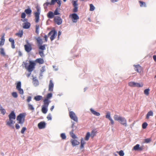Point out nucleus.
I'll list each match as a JSON object with an SVG mask.
<instances>
[{
	"label": "nucleus",
	"instance_id": "nucleus-37",
	"mask_svg": "<svg viewBox=\"0 0 156 156\" xmlns=\"http://www.w3.org/2000/svg\"><path fill=\"white\" fill-rule=\"evenodd\" d=\"M16 35L20 37H21L23 35V32L22 30L16 34Z\"/></svg>",
	"mask_w": 156,
	"mask_h": 156
},
{
	"label": "nucleus",
	"instance_id": "nucleus-35",
	"mask_svg": "<svg viewBox=\"0 0 156 156\" xmlns=\"http://www.w3.org/2000/svg\"><path fill=\"white\" fill-rule=\"evenodd\" d=\"M150 90L149 88H148L145 90L144 91V93L146 95L148 96L149 94V91Z\"/></svg>",
	"mask_w": 156,
	"mask_h": 156
},
{
	"label": "nucleus",
	"instance_id": "nucleus-7",
	"mask_svg": "<svg viewBox=\"0 0 156 156\" xmlns=\"http://www.w3.org/2000/svg\"><path fill=\"white\" fill-rule=\"evenodd\" d=\"M69 17L72 19V21L73 23H76L77 20L79 18L78 16L75 13L70 15Z\"/></svg>",
	"mask_w": 156,
	"mask_h": 156
},
{
	"label": "nucleus",
	"instance_id": "nucleus-15",
	"mask_svg": "<svg viewBox=\"0 0 156 156\" xmlns=\"http://www.w3.org/2000/svg\"><path fill=\"white\" fill-rule=\"evenodd\" d=\"M54 87V84L52 80H50L49 82V89L48 91H52L53 90Z\"/></svg>",
	"mask_w": 156,
	"mask_h": 156
},
{
	"label": "nucleus",
	"instance_id": "nucleus-64",
	"mask_svg": "<svg viewBox=\"0 0 156 156\" xmlns=\"http://www.w3.org/2000/svg\"><path fill=\"white\" fill-rule=\"evenodd\" d=\"M133 66L134 67H135L136 68H138L140 67L139 65H134Z\"/></svg>",
	"mask_w": 156,
	"mask_h": 156
},
{
	"label": "nucleus",
	"instance_id": "nucleus-2",
	"mask_svg": "<svg viewBox=\"0 0 156 156\" xmlns=\"http://www.w3.org/2000/svg\"><path fill=\"white\" fill-rule=\"evenodd\" d=\"M114 119L115 120L118 121L120 122L121 124L125 126H127V120L125 118L115 115L114 116Z\"/></svg>",
	"mask_w": 156,
	"mask_h": 156
},
{
	"label": "nucleus",
	"instance_id": "nucleus-31",
	"mask_svg": "<svg viewBox=\"0 0 156 156\" xmlns=\"http://www.w3.org/2000/svg\"><path fill=\"white\" fill-rule=\"evenodd\" d=\"M24 12L27 14L29 15L31 14L32 12V10L30 8H28L26 9L25 10Z\"/></svg>",
	"mask_w": 156,
	"mask_h": 156
},
{
	"label": "nucleus",
	"instance_id": "nucleus-43",
	"mask_svg": "<svg viewBox=\"0 0 156 156\" xmlns=\"http://www.w3.org/2000/svg\"><path fill=\"white\" fill-rule=\"evenodd\" d=\"M110 112H108L107 113V114L106 115V118L107 119H108L110 120L112 118L110 116Z\"/></svg>",
	"mask_w": 156,
	"mask_h": 156
},
{
	"label": "nucleus",
	"instance_id": "nucleus-47",
	"mask_svg": "<svg viewBox=\"0 0 156 156\" xmlns=\"http://www.w3.org/2000/svg\"><path fill=\"white\" fill-rule=\"evenodd\" d=\"M96 132L94 130H93L91 133V136L93 138L95 135Z\"/></svg>",
	"mask_w": 156,
	"mask_h": 156
},
{
	"label": "nucleus",
	"instance_id": "nucleus-50",
	"mask_svg": "<svg viewBox=\"0 0 156 156\" xmlns=\"http://www.w3.org/2000/svg\"><path fill=\"white\" fill-rule=\"evenodd\" d=\"M61 137L63 140L65 139L66 137L65 134L64 133H62L61 134Z\"/></svg>",
	"mask_w": 156,
	"mask_h": 156
},
{
	"label": "nucleus",
	"instance_id": "nucleus-54",
	"mask_svg": "<svg viewBox=\"0 0 156 156\" xmlns=\"http://www.w3.org/2000/svg\"><path fill=\"white\" fill-rule=\"evenodd\" d=\"M36 9L37 10V12H35V13H39V14H40V8L38 6H37L36 7Z\"/></svg>",
	"mask_w": 156,
	"mask_h": 156
},
{
	"label": "nucleus",
	"instance_id": "nucleus-45",
	"mask_svg": "<svg viewBox=\"0 0 156 156\" xmlns=\"http://www.w3.org/2000/svg\"><path fill=\"white\" fill-rule=\"evenodd\" d=\"M147 122H144L142 125V128L144 129H146L147 126Z\"/></svg>",
	"mask_w": 156,
	"mask_h": 156
},
{
	"label": "nucleus",
	"instance_id": "nucleus-3",
	"mask_svg": "<svg viewBox=\"0 0 156 156\" xmlns=\"http://www.w3.org/2000/svg\"><path fill=\"white\" fill-rule=\"evenodd\" d=\"M46 46H47V45L45 44L43 45L42 44L39 45H38V49L41 50L39 51L38 53L39 55L41 57H43L45 56L44 53V51L46 50Z\"/></svg>",
	"mask_w": 156,
	"mask_h": 156
},
{
	"label": "nucleus",
	"instance_id": "nucleus-24",
	"mask_svg": "<svg viewBox=\"0 0 156 156\" xmlns=\"http://www.w3.org/2000/svg\"><path fill=\"white\" fill-rule=\"evenodd\" d=\"M33 83L34 85L37 86L39 84V82L38 80L36 79V77H34L33 79Z\"/></svg>",
	"mask_w": 156,
	"mask_h": 156
},
{
	"label": "nucleus",
	"instance_id": "nucleus-38",
	"mask_svg": "<svg viewBox=\"0 0 156 156\" xmlns=\"http://www.w3.org/2000/svg\"><path fill=\"white\" fill-rule=\"evenodd\" d=\"M90 136V134L89 132H87L85 140H88Z\"/></svg>",
	"mask_w": 156,
	"mask_h": 156
},
{
	"label": "nucleus",
	"instance_id": "nucleus-61",
	"mask_svg": "<svg viewBox=\"0 0 156 156\" xmlns=\"http://www.w3.org/2000/svg\"><path fill=\"white\" fill-rule=\"evenodd\" d=\"M15 127L16 129H19L20 128V126L18 124L16 123L15 124Z\"/></svg>",
	"mask_w": 156,
	"mask_h": 156
},
{
	"label": "nucleus",
	"instance_id": "nucleus-51",
	"mask_svg": "<svg viewBox=\"0 0 156 156\" xmlns=\"http://www.w3.org/2000/svg\"><path fill=\"white\" fill-rule=\"evenodd\" d=\"M51 2H47L46 3H45L44 4V8H47V6H48V5H53V4H51Z\"/></svg>",
	"mask_w": 156,
	"mask_h": 156
},
{
	"label": "nucleus",
	"instance_id": "nucleus-33",
	"mask_svg": "<svg viewBox=\"0 0 156 156\" xmlns=\"http://www.w3.org/2000/svg\"><path fill=\"white\" fill-rule=\"evenodd\" d=\"M85 144V142L83 140V139L82 138L81 141V145L80 146V147L82 149L84 147V145Z\"/></svg>",
	"mask_w": 156,
	"mask_h": 156
},
{
	"label": "nucleus",
	"instance_id": "nucleus-57",
	"mask_svg": "<svg viewBox=\"0 0 156 156\" xmlns=\"http://www.w3.org/2000/svg\"><path fill=\"white\" fill-rule=\"evenodd\" d=\"M31 100V97L30 96H28L27 97V101L28 103H29Z\"/></svg>",
	"mask_w": 156,
	"mask_h": 156
},
{
	"label": "nucleus",
	"instance_id": "nucleus-39",
	"mask_svg": "<svg viewBox=\"0 0 156 156\" xmlns=\"http://www.w3.org/2000/svg\"><path fill=\"white\" fill-rule=\"evenodd\" d=\"M139 3L140 4V7H146V5L145 2L141 1H139Z\"/></svg>",
	"mask_w": 156,
	"mask_h": 156
},
{
	"label": "nucleus",
	"instance_id": "nucleus-32",
	"mask_svg": "<svg viewBox=\"0 0 156 156\" xmlns=\"http://www.w3.org/2000/svg\"><path fill=\"white\" fill-rule=\"evenodd\" d=\"M28 109L32 111H33L34 110V108L33 107V106L30 103H28Z\"/></svg>",
	"mask_w": 156,
	"mask_h": 156
},
{
	"label": "nucleus",
	"instance_id": "nucleus-28",
	"mask_svg": "<svg viewBox=\"0 0 156 156\" xmlns=\"http://www.w3.org/2000/svg\"><path fill=\"white\" fill-rule=\"evenodd\" d=\"M90 110L92 113L94 115L98 116L100 115V113L99 112H96V111L92 109H90Z\"/></svg>",
	"mask_w": 156,
	"mask_h": 156
},
{
	"label": "nucleus",
	"instance_id": "nucleus-40",
	"mask_svg": "<svg viewBox=\"0 0 156 156\" xmlns=\"http://www.w3.org/2000/svg\"><path fill=\"white\" fill-rule=\"evenodd\" d=\"M0 53L3 56L5 55V53L4 51V49L2 48H0Z\"/></svg>",
	"mask_w": 156,
	"mask_h": 156
},
{
	"label": "nucleus",
	"instance_id": "nucleus-58",
	"mask_svg": "<svg viewBox=\"0 0 156 156\" xmlns=\"http://www.w3.org/2000/svg\"><path fill=\"white\" fill-rule=\"evenodd\" d=\"M26 17V14L25 12H23L21 15V17L22 18H25Z\"/></svg>",
	"mask_w": 156,
	"mask_h": 156
},
{
	"label": "nucleus",
	"instance_id": "nucleus-11",
	"mask_svg": "<svg viewBox=\"0 0 156 156\" xmlns=\"http://www.w3.org/2000/svg\"><path fill=\"white\" fill-rule=\"evenodd\" d=\"M54 20L55 22L58 25L61 24L62 23V19L58 16H55L54 18Z\"/></svg>",
	"mask_w": 156,
	"mask_h": 156
},
{
	"label": "nucleus",
	"instance_id": "nucleus-30",
	"mask_svg": "<svg viewBox=\"0 0 156 156\" xmlns=\"http://www.w3.org/2000/svg\"><path fill=\"white\" fill-rule=\"evenodd\" d=\"M153 115V112L152 111H150L147 113L146 115V118L147 119H148L150 116Z\"/></svg>",
	"mask_w": 156,
	"mask_h": 156
},
{
	"label": "nucleus",
	"instance_id": "nucleus-10",
	"mask_svg": "<svg viewBox=\"0 0 156 156\" xmlns=\"http://www.w3.org/2000/svg\"><path fill=\"white\" fill-rule=\"evenodd\" d=\"M49 104L47 102H44V105H43L42 108V111L43 113H46L48 111V107Z\"/></svg>",
	"mask_w": 156,
	"mask_h": 156
},
{
	"label": "nucleus",
	"instance_id": "nucleus-62",
	"mask_svg": "<svg viewBox=\"0 0 156 156\" xmlns=\"http://www.w3.org/2000/svg\"><path fill=\"white\" fill-rule=\"evenodd\" d=\"M58 0H51V4L54 5L55 2H57Z\"/></svg>",
	"mask_w": 156,
	"mask_h": 156
},
{
	"label": "nucleus",
	"instance_id": "nucleus-13",
	"mask_svg": "<svg viewBox=\"0 0 156 156\" xmlns=\"http://www.w3.org/2000/svg\"><path fill=\"white\" fill-rule=\"evenodd\" d=\"M52 97V94L51 93L48 94L46 96V98L44 100V102H47V103L49 104L50 102V101L49 99Z\"/></svg>",
	"mask_w": 156,
	"mask_h": 156
},
{
	"label": "nucleus",
	"instance_id": "nucleus-9",
	"mask_svg": "<svg viewBox=\"0 0 156 156\" xmlns=\"http://www.w3.org/2000/svg\"><path fill=\"white\" fill-rule=\"evenodd\" d=\"M16 89L19 91L20 94H23V89L21 88V83L20 81H19L17 83Z\"/></svg>",
	"mask_w": 156,
	"mask_h": 156
},
{
	"label": "nucleus",
	"instance_id": "nucleus-8",
	"mask_svg": "<svg viewBox=\"0 0 156 156\" xmlns=\"http://www.w3.org/2000/svg\"><path fill=\"white\" fill-rule=\"evenodd\" d=\"M51 34H52V35L50 37V38L51 41H52L55 38V37L57 36V31L55 30H52L48 33V36H49Z\"/></svg>",
	"mask_w": 156,
	"mask_h": 156
},
{
	"label": "nucleus",
	"instance_id": "nucleus-56",
	"mask_svg": "<svg viewBox=\"0 0 156 156\" xmlns=\"http://www.w3.org/2000/svg\"><path fill=\"white\" fill-rule=\"evenodd\" d=\"M27 128L25 127H23L21 131V132L22 134H24V132L26 130Z\"/></svg>",
	"mask_w": 156,
	"mask_h": 156
},
{
	"label": "nucleus",
	"instance_id": "nucleus-23",
	"mask_svg": "<svg viewBox=\"0 0 156 156\" xmlns=\"http://www.w3.org/2000/svg\"><path fill=\"white\" fill-rule=\"evenodd\" d=\"M35 63H38L40 64H41L43 63L44 61L43 59L41 58H39L37 59L35 61Z\"/></svg>",
	"mask_w": 156,
	"mask_h": 156
},
{
	"label": "nucleus",
	"instance_id": "nucleus-42",
	"mask_svg": "<svg viewBox=\"0 0 156 156\" xmlns=\"http://www.w3.org/2000/svg\"><path fill=\"white\" fill-rule=\"evenodd\" d=\"M28 61H26L25 62H23V63L24 65L25 68H27L29 67V63L27 62Z\"/></svg>",
	"mask_w": 156,
	"mask_h": 156
},
{
	"label": "nucleus",
	"instance_id": "nucleus-60",
	"mask_svg": "<svg viewBox=\"0 0 156 156\" xmlns=\"http://www.w3.org/2000/svg\"><path fill=\"white\" fill-rule=\"evenodd\" d=\"M9 41L11 43H14L15 41L14 40L11 38H10L9 39Z\"/></svg>",
	"mask_w": 156,
	"mask_h": 156
},
{
	"label": "nucleus",
	"instance_id": "nucleus-20",
	"mask_svg": "<svg viewBox=\"0 0 156 156\" xmlns=\"http://www.w3.org/2000/svg\"><path fill=\"white\" fill-rule=\"evenodd\" d=\"M23 28L24 29H27L30 28V24L29 22H26L23 24Z\"/></svg>",
	"mask_w": 156,
	"mask_h": 156
},
{
	"label": "nucleus",
	"instance_id": "nucleus-18",
	"mask_svg": "<svg viewBox=\"0 0 156 156\" xmlns=\"http://www.w3.org/2000/svg\"><path fill=\"white\" fill-rule=\"evenodd\" d=\"M46 124L43 122H41L39 123L38 124V126L39 129L44 128L45 127Z\"/></svg>",
	"mask_w": 156,
	"mask_h": 156
},
{
	"label": "nucleus",
	"instance_id": "nucleus-59",
	"mask_svg": "<svg viewBox=\"0 0 156 156\" xmlns=\"http://www.w3.org/2000/svg\"><path fill=\"white\" fill-rule=\"evenodd\" d=\"M47 119L48 120H51V115L50 114H49L47 117Z\"/></svg>",
	"mask_w": 156,
	"mask_h": 156
},
{
	"label": "nucleus",
	"instance_id": "nucleus-14",
	"mask_svg": "<svg viewBox=\"0 0 156 156\" xmlns=\"http://www.w3.org/2000/svg\"><path fill=\"white\" fill-rule=\"evenodd\" d=\"M139 144H137L135 145L133 148L132 150L135 151H142L143 149V147H140Z\"/></svg>",
	"mask_w": 156,
	"mask_h": 156
},
{
	"label": "nucleus",
	"instance_id": "nucleus-21",
	"mask_svg": "<svg viewBox=\"0 0 156 156\" xmlns=\"http://www.w3.org/2000/svg\"><path fill=\"white\" fill-rule=\"evenodd\" d=\"M35 39L38 44L37 46L43 44V41H42V39L40 37H36Z\"/></svg>",
	"mask_w": 156,
	"mask_h": 156
},
{
	"label": "nucleus",
	"instance_id": "nucleus-44",
	"mask_svg": "<svg viewBox=\"0 0 156 156\" xmlns=\"http://www.w3.org/2000/svg\"><path fill=\"white\" fill-rule=\"evenodd\" d=\"M95 7L92 4H90V11H93L95 9Z\"/></svg>",
	"mask_w": 156,
	"mask_h": 156
},
{
	"label": "nucleus",
	"instance_id": "nucleus-16",
	"mask_svg": "<svg viewBox=\"0 0 156 156\" xmlns=\"http://www.w3.org/2000/svg\"><path fill=\"white\" fill-rule=\"evenodd\" d=\"M29 67L27 68H34V66L36 65V63L35 62L29 61Z\"/></svg>",
	"mask_w": 156,
	"mask_h": 156
},
{
	"label": "nucleus",
	"instance_id": "nucleus-22",
	"mask_svg": "<svg viewBox=\"0 0 156 156\" xmlns=\"http://www.w3.org/2000/svg\"><path fill=\"white\" fill-rule=\"evenodd\" d=\"M47 16L48 18L52 19L54 16V13L51 11H49L47 13Z\"/></svg>",
	"mask_w": 156,
	"mask_h": 156
},
{
	"label": "nucleus",
	"instance_id": "nucleus-34",
	"mask_svg": "<svg viewBox=\"0 0 156 156\" xmlns=\"http://www.w3.org/2000/svg\"><path fill=\"white\" fill-rule=\"evenodd\" d=\"M0 111L1 113L3 115H5L6 113L5 109L3 108L0 105Z\"/></svg>",
	"mask_w": 156,
	"mask_h": 156
},
{
	"label": "nucleus",
	"instance_id": "nucleus-4",
	"mask_svg": "<svg viewBox=\"0 0 156 156\" xmlns=\"http://www.w3.org/2000/svg\"><path fill=\"white\" fill-rule=\"evenodd\" d=\"M16 120L18 123L20 124H22L24 122L25 115L23 114H20L16 117Z\"/></svg>",
	"mask_w": 156,
	"mask_h": 156
},
{
	"label": "nucleus",
	"instance_id": "nucleus-12",
	"mask_svg": "<svg viewBox=\"0 0 156 156\" xmlns=\"http://www.w3.org/2000/svg\"><path fill=\"white\" fill-rule=\"evenodd\" d=\"M72 3L74 7L73 12H76L78 11V4L77 3V2L76 1H74L72 2Z\"/></svg>",
	"mask_w": 156,
	"mask_h": 156
},
{
	"label": "nucleus",
	"instance_id": "nucleus-26",
	"mask_svg": "<svg viewBox=\"0 0 156 156\" xmlns=\"http://www.w3.org/2000/svg\"><path fill=\"white\" fill-rule=\"evenodd\" d=\"M40 14L37 13H35V22L38 23L39 22V15Z\"/></svg>",
	"mask_w": 156,
	"mask_h": 156
},
{
	"label": "nucleus",
	"instance_id": "nucleus-6",
	"mask_svg": "<svg viewBox=\"0 0 156 156\" xmlns=\"http://www.w3.org/2000/svg\"><path fill=\"white\" fill-rule=\"evenodd\" d=\"M69 115L70 118L76 122H78V118L75 113L73 111L69 112Z\"/></svg>",
	"mask_w": 156,
	"mask_h": 156
},
{
	"label": "nucleus",
	"instance_id": "nucleus-48",
	"mask_svg": "<svg viewBox=\"0 0 156 156\" xmlns=\"http://www.w3.org/2000/svg\"><path fill=\"white\" fill-rule=\"evenodd\" d=\"M57 2L58 5V7L59 9H60V7L61 6V0H58L57 2Z\"/></svg>",
	"mask_w": 156,
	"mask_h": 156
},
{
	"label": "nucleus",
	"instance_id": "nucleus-49",
	"mask_svg": "<svg viewBox=\"0 0 156 156\" xmlns=\"http://www.w3.org/2000/svg\"><path fill=\"white\" fill-rule=\"evenodd\" d=\"M12 96L15 98H17L18 97L17 94L16 92H12Z\"/></svg>",
	"mask_w": 156,
	"mask_h": 156
},
{
	"label": "nucleus",
	"instance_id": "nucleus-46",
	"mask_svg": "<svg viewBox=\"0 0 156 156\" xmlns=\"http://www.w3.org/2000/svg\"><path fill=\"white\" fill-rule=\"evenodd\" d=\"M58 9H59L58 8H57L56 9L55 11V12L54 13V15H58L60 14V13L58 12Z\"/></svg>",
	"mask_w": 156,
	"mask_h": 156
},
{
	"label": "nucleus",
	"instance_id": "nucleus-5",
	"mask_svg": "<svg viewBox=\"0 0 156 156\" xmlns=\"http://www.w3.org/2000/svg\"><path fill=\"white\" fill-rule=\"evenodd\" d=\"M128 85L132 87H142L143 86V84L142 83H136L134 82H130L129 83Z\"/></svg>",
	"mask_w": 156,
	"mask_h": 156
},
{
	"label": "nucleus",
	"instance_id": "nucleus-36",
	"mask_svg": "<svg viewBox=\"0 0 156 156\" xmlns=\"http://www.w3.org/2000/svg\"><path fill=\"white\" fill-rule=\"evenodd\" d=\"M34 69H27V70L28 71V73H27L26 74L27 77H29L31 74V72Z\"/></svg>",
	"mask_w": 156,
	"mask_h": 156
},
{
	"label": "nucleus",
	"instance_id": "nucleus-27",
	"mask_svg": "<svg viewBox=\"0 0 156 156\" xmlns=\"http://www.w3.org/2000/svg\"><path fill=\"white\" fill-rule=\"evenodd\" d=\"M74 130L73 129L69 133L70 135L72 137L73 139H75L77 138V137L73 133Z\"/></svg>",
	"mask_w": 156,
	"mask_h": 156
},
{
	"label": "nucleus",
	"instance_id": "nucleus-63",
	"mask_svg": "<svg viewBox=\"0 0 156 156\" xmlns=\"http://www.w3.org/2000/svg\"><path fill=\"white\" fill-rule=\"evenodd\" d=\"M24 19L23 20H21L23 22H24V23H25L26 22H27L28 20L26 18H24Z\"/></svg>",
	"mask_w": 156,
	"mask_h": 156
},
{
	"label": "nucleus",
	"instance_id": "nucleus-55",
	"mask_svg": "<svg viewBox=\"0 0 156 156\" xmlns=\"http://www.w3.org/2000/svg\"><path fill=\"white\" fill-rule=\"evenodd\" d=\"M151 141V138H147L145 139L144 143H148L150 142Z\"/></svg>",
	"mask_w": 156,
	"mask_h": 156
},
{
	"label": "nucleus",
	"instance_id": "nucleus-25",
	"mask_svg": "<svg viewBox=\"0 0 156 156\" xmlns=\"http://www.w3.org/2000/svg\"><path fill=\"white\" fill-rule=\"evenodd\" d=\"M5 34H3V35L1 38V41H0V46H2L4 44L5 39H4Z\"/></svg>",
	"mask_w": 156,
	"mask_h": 156
},
{
	"label": "nucleus",
	"instance_id": "nucleus-52",
	"mask_svg": "<svg viewBox=\"0 0 156 156\" xmlns=\"http://www.w3.org/2000/svg\"><path fill=\"white\" fill-rule=\"evenodd\" d=\"M51 2H47L46 3H45L44 4V8H47V6H48V5H53V4H51Z\"/></svg>",
	"mask_w": 156,
	"mask_h": 156
},
{
	"label": "nucleus",
	"instance_id": "nucleus-1",
	"mask_svg": "<svg viewBox=\"0 0 156 156\" xmlns=\"http://www.w3.org/2000/svg\"><path fill=\"white\" fill-rule=\"evenodd\" d=\"M9 120L6 121V125L12 129H14V124L15 123L14 120L16 119V115L14 111H12L9 115Z\"/></svg>",
	"mask_w": 156,
	"mask_h": 156
},
{
	"label": "nucleus",
	"instance_id": "nucleus-19",
	"mask_svg": "<svg viewBox=\"0 0 156 156\" xmlns=\"http://www.w3.org/2000/svg\"><path fill=\"white\" fill-rule=\"evenodd\" d=\"M24 47L26 51L27 52H30L32 50L31 46L30 44L25 45Z\"/></svg>",
	"mask_w": 156,
	"mask_h": 156
},
{
	"label": "nucleus",
	"instance_id": "nucleus-41",
	"mask_svg": "<svg viewBox=\"0 0 156 156\" xmlns=\"http://www.w3.org/2000/svg\"><path fill=\"white\" fill-rule=\"evenodd\" d=\"M39 25H36V33L38 34L39 33Z\"/></svg>",
	"mask_w": 156,
	"mask_h": 156
},
{
	"label": "nucleus",
	"instance_id": "nucleus-53",
	"mask_svg": "<svg viewBox=\"0 0 156 156\" xmlns=\"http://www.w3.org/2000/svg\"><path fill=\"white\" fill-rule=\"evenodd\" d=\"M119 154L120 156H123L124 155V153L123 151L121 150L119 152Z\"/></svg>",
	"mask_w": 156,
	"mask_h": 156
},
{
	"label": "nucleus",
	"instance_id": "nucleus-29",
	"mask_svg": "<svg viewBox=\"0 0 156 156\" xmlns=\"http://www.w3.org/2000/svg\"><path fill=\"white\" fill-rule=\"evenodd\" d=\"M43 98L42 96L40 95H37L34 97V99L36 101H39L41 100Z\"/></svg>",
	"mask_w": 156,
	"mask_h": 156
},
{
	"label": "nucleus",
	"instance_id": "nucleus-17",
	"mask_svg": "<svg viewBox=\"0 0 156 156\" xmlns=\"http://www.w3.org/2000/svg\"><path fill=\"white\" fill-rule=\"evenodd\" d=\"M70 142L72 146L73 147L78 145L80 144V142L75 139H72L71 140Z\"/></svg>",
	"mask_w": 156,
	"mask_h": 156
}]
</instances>
